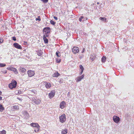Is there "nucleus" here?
Segmentation results:
<instances>
[{"label":"nucleus","mask_w":134,"mask_h":134,"mask_svg":"<svg viewBox=\"0 0 134 134\" xmlns=\"http://www.w3.org/2000/svg\"><path fill=\"white\" fill-rule=\"evenodd\" d=\"M97 4H99V3L98 2L97 3Z\"/></svg>","instance_id":"nucleus-46"},{"label":"nucleus","mask_w":134,"mask_h":134,"mask_svg":"<svg viewBox=\"0 0 134 134\" xmlns=\"http://www.w3.org/2000/svg\"><path fill=\"white\" fill-rule=\"evenodd\" d=\"M84 18V17L83 16H81L80 17V18L79 19V21L81 22L82 21V19H83Z\"/></svg>","instance_id":"nucleus-32"},{"label":"nucleus","mask_w":134,"mask_h":134,"mask_svg":"<svg viewBox=\"0 0 134 134\" xmlns=\"http://www.w3.org/2000/svg\"><path fill=\"white\" fill-rule=\"evenodd\" d=\"M50 23L51 24L53 25H54L55 23V22L52 20H51L50 21Z\"/></svg>","instance_id":"nucleus-29"},{"label":"nucleus","mask_w":134,"mask_h":134,"mask_svg":"<svg viewBox=\"0 0 134 134\" xmlns=\"http://www.w3.org/2000/svg\"><path fill=\"white\" fill-rule=\"evenodd\" d=\"M2 93V92H1V91H0V95H1V94Z\"/></svg>","instance_id":"nucleus-45"},{"label":"nucleus","mask_w":134,"mask_h":134,"mask_svg":"<svg viewBox=\"0 0 134 134\" xmlns=\"http://www.w3.org/2000/svg\"><path fill=\"white\" fill-rule=\"evenodd\" d=\"M85 49L83 48V50L81 52L82 53H83L85 52Z\"/></svg>","instance_id":"nucleus-42"},{"label":"nucleus","mask_w":134,"mask_h":134,"mask_svg":"<svg viewBox=\"0 0 134 134\" xmlns=\"http://www.w3.org/2000/svg\"><path fill=\"white\" fill-rule=\"evenodd\" d=\"M43 38L44 42L46 43H48V39L46 38V36L45 35H44L43 36Z\"/></svg>","instance_id":"nucleus-16"},{"label":"nucleus","mask_w":134,"mask_h":134,"mask_svg":"<svg viewBox=\"0 0 134 134\" xmlns=\"http://www.w3.org/2000/svg\"><path fill=\"white\" fill-rule=\"evenodd\" d=\"M45 34V35H44L46 36V37H48V35L47 34Z\"/></svg>","instance_id":"nucleus-41"},{"label":"nucleus","mask_w":134,"mask_h":134,"mask_svg":"<svg viewBox=\"0 0 134 134\" xmlns=\"http://www.w3.org/2000/svg\"><path fill=\"white\" fill-rule=\"evenodd\" d=\"M113 120L115 122L118 123L120 120V118L117 116H114L113 117Z\"/></svg>","instance_id":"nucleus-4"},{"label":"nucleus","mask_w":134,"mask_h":134,"mask_svg":"<svg viewBox=\"0 0 134 134\" xmlns=\"http://www.w3.org/2000/svg\"><path fill=\"white\" fill-rule=\"evenodd\" d=\"M40 130V128H36V129H35V131L36 132H38V131Z\"/></svg>","instance_id":"nucleus-36"},{"label":"nucleus","mask_w":134,"mask_h":134,"mask_svg":"<svg viewBox=\"0 0 134 134\" xmlns=\"http://www.w3.org/2000/svg\"><path fill=\"white\" fill-rule=\"evenodd\" d=\"M17 82L15 80H13L11 83L9 84V86L10 89H13L15 88L16 86Z\"/></svg>","instance_id":"nucleus-2"},{"label":"nucleus","mask_w":134,"mask_h":134,"mask_svg":"<svg viewBox=\"0 0 134 134\" xmlns=\"http://www.w3.org/2000/svg\"><path fill=\"white\" fill-rule=\"evenodd\" d=\"M67 129H65L64 130H63L61 132L62 134H66L67 132Z\"/></svg>","instance_id":"nucleus-20"},{"label":"nucleus","mask_w":134,"mask_h":134,"mask_svg":"<svg viewBox=\"0 0 134 134\" xmlns=\"http://www.w3.org/2000/svg\"><path fill=\"white\" fill-rule=\"evenodd\" d=\"M99 19L102 21H106V19L105 17H100Z\"/></svg>","instance_id":"nucleus-25"},{"label":"nucleus","mask_w":134,"mask_h":134,"mask_svg":"<svg viewBox=\"0 0 134 134\" xmlns=\"http://www.w3.org/2000/svg\"><path fill=\"white\" fill-rule=\"evenodd\" d=\"M20 71L22 72H25L26 70L25 69L22 67L20 68Z\"/></svg>","instance_id":"nucleus-22"},{"label":"nucleus","mask_w":134,"mask_h":134,"mask_svg":"<svg viewBox=\"0 0 134 134\" xmlns=\"http://www.w3.org/2000/svg\"><path fill=\"white\" fill-rule=\"evenodd\" d=\"M27 74L30 77H31L34 76L35 74L34 71L30 70L27 71Z\"/></svg>","instance_id":"nucleus-5"},{"label":"nucleus","mask_w":134,"mask_h":134,"mask_svg":"<svg viewBox=\"0 0 134 134\" xmlns=\"http://www.w3.org/2000/svg\"><path fill=\"white\" fill-rule=\"evenodd\" d=\"M72 51L74 54H76L79 51V48L78 47H75L72 49Z\"/></svg>","instance_id":"nucleus-6"},{"label":"nucleus","mask_w":134,"mask_h":134,"mask_svg":"<svg viewBox=\"0 0 134 134\" xmlns=\"http://www.w3.org/2000/svg\"><path fill=\"white\" fill-rule=\"evenodd\" d=\"M96 58V56L94 54H93L90 56V59L92 62Z\"/></svg>","instance_id":"nucleus-14"},{"label":"nucleus","mask_w":134,"mask_h":134,"mask_svg":"<svg viewBox=\"0 0 134 134\" xmlns=\"http://www.w3.org/2000/svg\"><path fill=\"white\" fill-rule=\"evenodd\" d=\"M51 86V83L49 82H46V87L47 88H49Z\"/></svg>","instance_id":"nucleus-18"},{"label":"nucleus","mask_w":134,"mask_h":134,"mask_svg":"<svg viewBox=\"0 0 134 134\" xmlns=\"http://www.w3.org/2000/svg\"><path fill=\"white\" fill-rule=\"evenodd\" d=\"M50 29L49 27L44 28L43 30V32H45V34H49L50 32Z\"/></svg>","instance_id":"nucleus-7"},{"label":"nucleus","mask_w":134,"mask_h":134,"mask_svg":"<svg viewBox=\"0 0 134 134\" xmlns=\"http://www.w3.org/2000/svg\"><path fill=\"white\" fill-rule=\"evenodd\" d=\"M7 71H4V74H5L7 73Z\"/></svg>","instance_id":"nucleus-43"},{"label":"nucleus","mask_w":134,"mask_h":134,"mask_svg":"<svg viewBox=\"0 0 134 134\" xmlns=\"http://www.w3.org/2000/svg\"><path fill=\"white\" fill-rule=\"evenodd\" d=\"M40 16H38L37 18H36V21L38 20L39 21H40L41 20V19L40 18Z\"/></svg>","instance_id":"nucleus-30"},{"label":"nucleus","mask_w":134,"mask_h":134,"mask_svg":"<svg viewBox=\"0 0 134 134\" xmlns=\"http://www.w3.org/2000/svg\"><path fill=\"white\" fill-rule=\"evenodd\" d=\"M13 108L15 110H17L19 109V107L18 105H15L13 106Z\"/></svg>","instance_id":"nucleus-24"},{"label":"nucleus","mask_w":134,"mask_h":134,"mask_svg":"<svg viewBox=\"0 0 134 134\" xmlns=\"http://www.w3.org/2000/svg\"><path fill=\"white\" fill-rule=\"evenodd\" d=\"M30 125L33 127H35L38 129L40 128V126L37 123H32L30 124Z\"/></svg>","instance_id":"nucleus-10"},{"label":"nucleus","mask_w":134,"mask_h":134,"mask_svg":"<svg viewBox=\"0 0 134 134\" xmlns=\"http://www.w3.org/2000/svg\"><path fill=\"white\" fill-rule=\"evenodd\" d=\"M56 62L57 63H59L60 62V60L59 61H58V60L57 59H56Z\"/></svg>","instance_id":"nucleus-39"},{"label":"nucleus","mask_w":134,"mask_h":134,"mask_svg":"<svg viewBox=\"0 0 134 134\" xmlns=\"http://www.w3.org/2000/svg\"><path fill=\"white\" fill-rule=\"evenodd\" d=\"M32 102L36 104H40L41 102V100L38 98H37V97H33L32 98Z\"/></svg>","instance_id":"nucleus-1"},{"label":"nucleus","mask_w":134,"mask_h":134,"mask_svg":"<svg viewBox=\"0 0 134 134\" xmlns=\"http://www.w3.org/2000/svg\"><path fill=\"white\" fill-rule=\"evenodd\" d=\"M4 108L3 107L2 105H0V111L2 112V111L4 109Z\"/></svg>","instance_id":"nucleus-23"},{"label":"nucleus","mask_w":134,"mask_h":134,"mask_svg":"<svg viewBox=\"0 0 134 134\" xmlns=\"http://www.w3.org/2000/svg\"><path fill=\"white\" fill-rule=\"evenodd\" d=\"M12 40L14 41H15L16 40V38L14 36L12 37Z\"/></svg>","instance_id":"nucleus-37"},{"label":"nucleus","mask_w":134,"mask_h":134,"mask_svg":"<svg viewBox=\"0 0 134 134\" xmlns=\"http://www.w3.org/2000/svg\"><path fill=\"white\" fill-rule=\"evenodd\" d=\"M2 99V97L1 96H0V100H1Z\"/></svg>","instance_id":"nucleus-44"},{"label":"nucleus","mask_w":134,"mask_h":134,"mask_svg":"<svg viewBox=\"0 0 134 134\" xmlns=\"http://www.w3.org/2000/svg\"><path fill=\"white\" fill-rule=\"evenodd\" d=\"M2 134H6V132L5 130H3L1 132Z\"/></svg>","instance_id":"nucleus-33"},{"label":"nucleus","mask_w":134,"mask_h":134,"mask_svg":"<svg viewBox=\"0 0 134 134\" xmlns=\"http://www.w3.org/2000/svg\"><path fill=\"white\" fill-rule=\"evenodd\" d=\"M63 80L62 79H60L59 81V82L60 84H61L63 83Z\"/></svg>","instance_id":"nucleus-35"},{"label":"nucleus","mask_w":134,"mask_h":134,"mask_svg":"<svg viewBox=\"0 0 134 134\" xmlns=\"http://www.w3.org/2000/svg\"><path fill=\"white\" fill-rule=\"evenodd\" d=\"M31 92L32 93H34L35 94L36 93V91H31Z\"/></svg>","instance_id":"nucleus-40"},{"label":"nucleus","mask_w":134,"mask_h":134,"mask_svg":"<svg viewBox=\"0 0 134 134\" xmlns=\"http://www.w3.org/2000/svg\"><path fill=\"white\" fill-rule=\"evenodd\" d=\"M84 75L83 74L82 75L76 78V81H81V80L83 78Z\"/></svg>","instance_id":"nucleus-13"},{"label":"nucleus","mask_w":134,"mask_h":134,"mask_svg":"<svg viewBox=\"0 0 134 134\" xmlns=\"http://www.w3.org/2000/svg\"><path fill=\"white\" fill-rule=\"evenodd\" d=\"M6 66V64H5L0 63V67H3Z\"/></svg>","instance_id":"nucleus-27"},{"label":"nucleus","mask_w":134,"mask_h":134,"mask_svg":"<svg viewBox=\"0 0 134 134\" xmlns=\"http://www.w3.org/2000/svg\"><path fill=\"white\" fill-rule=\"evenodd\" d=\"M55 92L54 91H51V92L49 93V98H51L53 97L55 94Z\"/></svg>","instance_id":"nucleus-12"},{"label":"nucleus","mask_w":134,"mask_h":134,"mask_svg":"<svg viewBox=\"0 0 134 134\" xmlns=\"http://www.w3.org/2000/svg\"><path fill=\"white\" fill-rule=\"evenodd\" d=\"M23 115H24L25 117H28L29 116V114L26 111H24L23 113Z\"/></svg>","instance_id":"nucleus-15"},{"label":"nucleus","mask_w":134,"mask_h":134,"mask_svg":"<svg viewBox=\"0 0 134 134\" xmlns=\"http://www.w3.org/2000/svg\"><path fill=\"white\" fill-rule=\"evenodd\" d=\"M65 105L66 104L65 102L64 101H63L60 104V108L62 109H63L65 107Z\"/></svg>","instance_id":"nucleus-11"},{"label":"nucleus","mask_w":134,"mask_h":134,"mask_svg":"<svg viewBox=\"0 0 134 134\" xmlns=\"http://www.w3.org/2000/svg\"><path fill=\"white\" fill-rule=\"evenodd\" d=\"M59 52L58 51H57L56 53V55L57 57H60V56L59 55Z\"/></svg>","instance_id":"nucleus-31"},{"label":"nucleus","mask_w":134,"mask_h":134,"mask_svg":"<svg viewBox=\"0 0 134 134\" xmlns=\"http://www.w3.org/2000/svg\"><path fill=\"white\" fill-rule=\"evenodd\" d=\"M25 43H27V42H24V43H25Z\"/></svg>","instance_id":"nucleus-47"},{"label":"nucleus","mask_w":134,"mask_h":134,"mask_svg":"<svg viewBox=\"0 0 134 134\" xmlns=\"http://www.w3.org/2000/svg\"><path fill=\"white\" fill-rule=\"evenodd\" d=\"M106 60V58L104 56H103L102 59V62H104Z\"/></svg>","instance_id":"nucleus-26"},{"label":"nucleus","mask_w":134,"mask_h":134,"mask_svg":"<svg viewBox=\"0 0 134 134\" xmlns=\"http://www.w3.org/2000/svg\"><path fill=\"white\" fill-rule=\"evenodd\" d=\"M7 69L9 70L14 71L15 74H17L18 73L17 69L16 68H14L13 67H9Z\"/></svg>","instance_id":"nucleus-8"},{"label":"nucleus","mask_w":134,"mask_h":134,"mask_svg":"<svg viewBox=\"0 0 134 134\" xmlns=\"http://www.w3.org/2000/svg\"><path fill=\"white\" fill-rule=\"evenodd\" d=\"M43 54L42 52L41 51H37V54L38 55L40 56H42Z\"/></svg>","instance_id":"nucleus-19"},{"label":"nucleus","mask_w":134,"mask_h":134,"mask_svg":"<svg viewBox=\"0 0 134 134\" xmlns=\"http://www.w3.org/2000/svg\"><path fill=\"white\" fill-rule=\"evenodd\" d=\"M79 67L80 69L81 70V71L80 73V75H81L84 69V68H83V66L82 65H80L79 66Z\"/></svg>","instance_id":"nucleus-17"},{"label":"nucleus","mask_w":134,"mask_h":134,"mask_svg":"<svg viewBox=\"0 0 134 134\" xmlns=\"http://www.w3.org/2000/svg\"><path fill=\"white\" fill-rule=\"evenodd\" d=\"M3 40L2 38H0V43H2L3 42Z\"/></svg>","instance_id":"nucleus-34"},{"label":"nucleus","mask_w":134,"mask_h":134,"mask_svg":"<svg viewBox=\"0 0 134 134\" xmlns=\"http://www.w3.org/2000/svg\"><path fill=\"white\" fill-rule=\"evenodd\" d=\"M54 18L56 20H58V18H57V17L54 16Z\"/></svg>","instance_id":"nucleus-38"},{"label":"nucleus","mask_w":134,"mask_h":134,"mask_svg":"<svg viewBox=\"0 0 134 134\" xmlns=\"http://www.w3.org/2000/svg\"><path fill=\"white\" fill-rule=\"evenodd\" d=\"M13 46L15 48L19 49H21L22 48L21 46L18 43H14L13 44Z\"/></svg>","instance_id":"nucleus-9"},{"label":"nucleus","mask_w":134,"mask_h":134,"mask_svg":"<svg viewBox=\"0 0 134 134\" xmlns=\"http://www.w3.org/2000/svg\"><path fill=\"white\" fill-rule=\"evenodd\" d=\"M41 1L44 3H47L48 1V0H41Z\"/></svg>","instance_id":"nucleus-28"},{"label":"nucleus","mask_w":134,"mask_h":134,"mask_svg":"<svg viewBox=\"0 0 134 134\" xmlns=\"http://www.w3.org/2000/svg\"><path fill=\"white\" fill-rule=\"evenodd\" d=\"M60 75V74H59L58 72H57L56 73H54L53 74V77H57L59 76Z\"/></svg>","instance_id":"nucleus-21"},{"label":"nucleus","mask_w":134,"mask_h":134,"mask_svg":"<svg viewBox=\"0 0 134 134\" xmlns=\"http://www.w3.org/2000/svg\"><path fill=\"white\" fill-rule=\"evenodd\" d=\"M59 121L63 123L65 122L66 120L65 115L64 114H62L59 117Z\"/></svg>","instance_id":"nucleus-3"}]
</instances>
